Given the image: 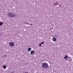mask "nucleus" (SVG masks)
Here are the masks:
<instances>
[{"label":"nucleus","mask_w":73,"mask_h":73,"mask_svg":"<svg viewBox=\"0 0 73 73\" xmlns=\"http://www.w3.org/2000/svg\"><path fill=\"white\" fill-rule=\"evenodd\" d=\"M49 66L48 64L46 62H44L43 63H42L41 66L43 68H47Z\"/></svg>","instance_id":"f257e3e1"},{"label":"nucleus","mask_w":73,"mask_h":73,"mask_svg":"<svg viewBox=\"0 0 73 73\" xmlns=\"http://www.w3.org/2000/svg\"><path fill=\"white\" fill-rule=\"evenodd\" d=\"M8 17H15L16 15L12 13H7Z\"/></svg>","instance_id":"f03ea898"},{"label":"nucleus","mask_w":73,"mask_h":73,"mask_svg":"<svg viewBox=\"0 0 73 73\" xmlns=\"http://www.w3.org/2000/svg\"><path fill=\"white\" fill-rule=\"evenodd\" d=\"M9 45L11 46H15V44L13 42H10Z\"/></svg>","instance_id":"7ed1b4c3"},{"label":"nucleus","mask_w":73,"mask_h":73,"mask_svg":"<svg viewBox=\"0 0 73 73\" xmlns=\"http://www.w3.org/2000/svg\"><path fill=\"white\" fill-rule=\"evenodd\" d=\"M53 41L54 42L56 41H57V39L55 37H53L52 38Z\"/></svg>","instance_id":"20e7f679"},{"label":"nucleus","mask_w":73,"mask_h":73,"mask_svg":"<svg viewBox=\"0 0 73 73\" xmlns=\"http://www.w3.org/2000/svg\"><path fill=\"white\" fill-rule=\"evenodd\" d=\"M34 53H35V51L34 50H31L30 52L31 54H33Z\"/></svg>","instance_id":"39448f33"},{"label":"nucleus","mask_w":73,"mask_h":73,"mask_svg":"<svg viewBox=\"0 0 73 73\" xmlns=\"http://www.w3.org/2000/svg\"><path fill=\"white\" fill-rule=\"evenodd\" d=\"M31 49H32V48H28V49H27V50L28 51V52H30V51H31Z\"/></svg>","instance_id":"423d86ee"},{"label":"nucleus","mask_w":73,"mask_h":73,"mask_svg":"<svg viewBox=\"0 0 73 73\" xmlns=\"http://www.w3.org/2000/svg\"><path fill=\"white\" fill-rule=\"evenodd\" d=\"M68 58V56L67 55H66L64 57V59L65 60H67Z\"/></svg>","instance_id":"0eeeda50"},{"label":"nucleus","mask_w":73,"mask_h":73,"mask_svg":"<svg viewBox=\"0 0 73 73\" xmlns=\"http://www.w3.org/2000/svg\"><path fill=\"white\" fill-rule=\"evenodd\" d=\"M3 22H0V26H2L3 25Z\"/></svg>","instance_id":"6e6552de"},{"label":"nucleus","mask_w":73,"mask_h":73,"mask_svg":"<svg viewBox=\"0 0 73 73\" xmlns=\"http://www.w3.org/2000/svg\"><path fill=\"white\" fill-rule=\"evenodd\" d=\"M3 69H6V68H7V66L4 65L3 66Z\"/></svg>","instance_id":"1a4fd4ad"},{"label":"nucleus","mask_w":73,"mask_h":73,"mask_svg":"<svg viewBox=\"0 0 73 73\" xmlns=\"http://www.w3.org/2000/svg\"><path fill=\"white\" fill-rule=\"evenodd\" d=\"M69 58L70 60L69 61V62H70V61H72V59L71 58Z\"/></svg>","instance_id":"9d476101"},{"label":"nucleus","mask_w":73,"mask_h":73,"mask_svg":"<svg viewBox=\"0 0 73 73\" xmlns=\"http://www.w3.org/2000/svg\"><path fill=\"white\" fill-rule=\"evenodd\" d=\"M41 45H42V44L41 43L40 44H39V46H41Z\"/></svg>","instance_id":"9b49d317"},{"label":"nucleus","mask_w":73,"mask_h":73,"mask_svg":"<svg viewBox=\"0 0 73 73\" xmlns=\"http://www.w3.org/2000/svg\"><path fill=\"white\" fill-rule=\"evenodd\" d=\"M44 41L43 42H41V44H44Z\"/></svg>","instance_id":"f8f14e48"},{"label":"nucleus","mask_w":73,"mask_h":73,"mask_svg":"<svg viewBox=\"0 0 73 73\" xmlns=\"http://www.w3.org/2000/svg\"><path fill=\"white\" fill-rule=\"evenodd\" d=\"M54 5L55 6H56V3H54Z\"/></svg>","instance_id":"ddd939ff"},{"label":"nucleus","mask_w":73,"mask_h":73,"mask_svg":"<svg viewBox=\"0 0 73 73\" xmlns=\"http://www.w3.org/2000/svg\"><path fill=\"white\" fill-rule=\"evenodd\" d=\"M59 7H62V6L61 5H59Z\"/></svg>","instance_id":"4468645a"},{"label":"nucleus","mask_w":73,"mask_h":73,"mask_svg":"<svg viewBox=\"0 0 73 73\" xmlns=\"http://www.w3.org/2000/svg\"><path fill=\"white\" fill-rule=\"evenodd\" d=\"M30 25H33V24H31Z\"/></svg>","instance_id":"2eb2a0df"},{"label":"nucleus","mask_w":73,"mask_h":73,"mask_svg":"<svg viewBox=\"0 0 73 73\" xmlns=\"http://www.w3.org/2000/svg\"><path fill=\"white\" fill-rule=\"evenodd\" d=\"M43 61H42L41 62H42Z\"/></svg>","instance_id":"dca6fc26"},{"label":"nucleus","mask_w":73,"mask_h":73,"mask_svg":"<svg viewBox=\"0 0 73 73\" xmlns=\"http://www.w3.org/2000/svg\"><path fill=\"white\" fill-rule=\"evenodd\" d=\"M5 56H6V55H5Z\"/></svg>","instance_id":"f3484780"}]
</instances>
